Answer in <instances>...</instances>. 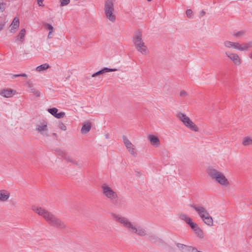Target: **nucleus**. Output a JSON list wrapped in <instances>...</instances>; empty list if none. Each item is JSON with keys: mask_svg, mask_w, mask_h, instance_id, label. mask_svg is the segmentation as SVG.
Here are the masks:
<instances>
[{"mask_svg": "<svg viewBox=\"0 0 252 252\" xmlns=\"http://www.w3.org/2000/svg\"><path fill=\"white\" fill-rule=\"evenodd\" d=\"M132 42L136 50L143 55L150 53L149 50L142 38V32L137 31L135 32L132 37Z\"/></svg>", "mask_w": 252, "mask_h": 252, "instance_id": "4", "label": "nucleus"}, {"mask_svg": "<svg viewBox=\"0 0 252 252\" xmlns=\"http://www.w3.org/2000/svg\"><path fill=\"white\" fill-rule=\"evenodd\" d=\"M207 173L213 180L221 186L228 188L230 186V182L222 172L215 168H210L208 169Z\"/></svg>", "mask_w": 252, "mask_h": 252, "instance_id": "3", "label": "nucleus"}, {"mask_svg": "<svg viewBox=\"0 0 252 252\" xmlns=\"http://www.w3.org/2000/svg\"><path fill=\"white\" fill-rule=\"evenodd\" d=\"M1 29H2V27L1 26H0V30H1Z\"/></svg>", "mask_w": 252, "mask_h": 252, "instance_id": "35", "label": "nucleus"}, {"mask_svg": "<svg viewBox=\"0 0 252 252\" xmlns=\"http://www.w3.org/2000/svg\"><path fill=\"white\" fill-rule=\"evenodd\" d=\"M123 141L128 152L134 157L137 156V151L135 146L125 136L123 137Z\"/></svg>", "mask_w": 252, "mask_h": 252, "instance_id": "11", "label": "nucleus"}, {"mask_svg": "<svg viewBox=\"0 0 252 252\" xmlns=\"http://www.w3.org/2000/svg\"><path fill=\"white\" fill-rule=\"evenodd\" d=\"M68 160L70 162H71L73 163V164H77V162H76V160H73V159H70V158H68Z\"/></svg>", "mask_w": 252, "mask_h": 252, "instance_id": "32", "label": "nucleus"}, {"mask_svg": "<svg viewBox=\"0 0 252 252\" xmlns=\"http://www.w3.org/2000/svg\"><path fill=\"white\" fill-rule=\"evenodd\" d=\"M20 26L19 19L17 17H15L11 24L9 26V30L11 33H14L19 28Z\"/></svg>", "mask_w": 252, "mask_h": 252, "instance_id": "16", "label": "nucleus"}, {"mask_svg": "<svg viewBox=\"0 0 252 252\" xmlns=\"http://www.w3.org/2000/svg\"><path fill=\"white\" fill-rule=\"evenodd\" d=\"M45 28L47 30H49V32H50V31H51V32L52 31H54V28H53V27L51 25H50L49 24H46L45 25Z\"/></svg>", "mask_w": 252, "mask_h": 252, "instance_id": "28", "label": "nucleus"}, {"mask_svg": "<svg viewBox=\"0 0 252 252\" xmlns=\"http://www.w3.org/2000/svg\"><path fill=\"white\" fill-rule=\"evenodd\" d=\"M117 69L116 68H108L107 67H105L101 70L93 74L92 75V77H95L97 75H102L104 73L109 72H114L116 71Z\"/></svg>", "mask_w": 252, "mask_h": 252, "instance_id": "19", "label": "nucleus"}, {"mask_svg": "<svg viewBox=\"0 0 252 252\" xmlns=\"http://www.w3.org/2000/svg\"><path fill=\"white\" fill-rule=\"evenodd\" d=\"M190 209L194 210L203 222L209 226L214 225V220L205 208L199 205H191Z\"/></svg>", "mask_w": 252, "mask_h": 252, "instance_id": "6", "label": "nucleus"}, {"mask_svg": "<svg viewBox=\"0 0 252 252\" xmlns=\"http://www.w3.org/2000/svg\"><path fill=\"white\" fill-rule=\"evenodd\" d=\"M225 55L235 65L240 66L242 64V60L237 53L226 52Z\"/></svg>", "mask_w": 252, "mask_h": 252, "instance_id": "12", "label": "nucleus"}, {"mask_svg": "<svg viewBox=\"0 0 252 252\" xmlns=\"http://www.w3.org/2000/svg\"><path fill=\"white\" fill-rule=\"evenodd\" d=\"M35 0L37 2V3L39 6H40V7L44 6L43 1H44V0Z\"/></svg>", "mask_w": 252, "mask_h": 252, "instance_id": "30", "label": "nucleus"}, {"mask_svg": "<svg viewBox=\"0 0 252 252\" xmlns=\"http://www.w3.org/2000/svg\"><path fill=\"white\" fill-rule=\"evenodd\" d=\"M242 144L244 146H252V137L249 136L244 137L242 140Z\"/></svg>", "mask_w": 252, "mask_h": 252, "instance_id": "21", "label": "nucleus"}, {"mask_svg": "<svg viewBox=\"0 0 252 252\" xmlns=\"http://www.w3.org/2000/svg\"><path fill=\"white\" fill-rule=\"evenodd\" d=\"M48 111L51 115L57 119H62L64 117L65 114L64 112H58L59 110L57 108H52L48 109Z\"/></svg>", "mask_w": 252, "mask_h": 252, "instance_id": "15", "label": "nucleus"}, {"mask_svg": "<svg viewBox=\"0 0 252 252\" xmlns=\"http://www.w3.org/2000/svg\"><path fill=\"white\" fill-rule=\"evenodd\" d=\"M36 129L38 132L45 134L48 131V123L45 120L39 121L36 125Z\"/></svg>", "mask_w": 252, "mask_h": 252, "instance_id": "14", "label": "nucleus"}, {"mask_svg": "<svg viewBox=\"0 0 252 252\" xmlns=\"http://www.w3.org/2000/svg\"><path fill=\"white\" fill-rule=\"evenodd\" d=\"M91 124L90 122H87L83 124V126L81 129V132L82 134H86L88 133L91 128Z\"/></svg>", "mask_w": 252, "mask_h": 252, "instance_id": "20", "label": "nucleus"}, {"mask_svg": "<svg viewBox=\"0 0 252 252\" xmlns=\"http://www.w3.org/2000/svg\"><path fill=\"white\" fill-rule=\"evenodd\" d=\"M16 94V92L12 89H6L1 90L0 92V94L5 98H10Z\"/></svg>", "mask_w": 252, "mask_h": 252, "instance_id": "17", "label": "nucleus"}, {"mask_svg": "<svg viewBox=\"0 0 252 252\" xmlns=\"http://www.w3.org/2000/svg\"><path fill=\"white\" fill-rule=\"evenodd\" d=\"M58 127L59 129L62 131H65L67 129V126H66L63 124V123H60L58 124Z\"/></svg>", "mask_w": 252, "mask_h": 252, "instance_id": "24", "label": "nucleus"}, {"mask_svg": "<svg viewBox=\"0 0 252 252\" xmlns=\"http://www.w3.org/2000/svg\"><path fill=\"white\" fill-rule=\"evenodd\" d=\"M250 57H251V58H252V53H251V54Z\"/></svg>", "mask_w": 252, "mask_h": 252, "instance_id": "34", "label": "nucleus"}, {"mask_svg": "<svg viewBox=\"0 0 252 252\" xmlns=\"http://www.w3.org/2000/svg\"><path fill=\"white\" fill-rule=\"evenodd\" d=\"M104 12L108 20L112 23L116 21V16L114 9V0H106L105 1Z\"/></svg>", "mask_w": 252, "mask_h": 252, "instance_id": "9", "label": "nucleus"}, {"mask_svg": "<svg viewBox=\"0 0 252 252\" xmlns=\"http://www.w3.org/2000/svg\"><path fill=\"white\" fill-rule=\"evenodd\" d=\"M23 76V77H27V75L26 74H21V75H17V76Z\"/></svg>", "mask_w": 252, "mask_h": 252, "instance_id": "33", "label": "nucleus"}, {"mask_svg": "<svg viewBox=\"0 0 252 252\" xmlns=\"http://www.w3.org/2000/svg\"><path fill=\"white\" fill-rule=\"evenodd\" d=\"M179 96L181 97H186L188 96V94L186 91L181 90L179 93Z\"/></svg>", "mask_w": 252, "mask_h": 252, "instance_id": "27", "label": "nucleus"}, {"mask_svg": "<svg viewBox=\"0 0 252 252\" xmlns=\"http://www.w3.org/2000/svg\"><path fill=\"white\" fill-rule=\"evenodd\" d=\"M31 210L50 225L59 228L65 227V225L63 222L47 209L34 204L32 206Z\"/></svg>", "mask_w": 252, "mask_h": 252, "instance_id": "2", "label": "nucleus"}, {"mask_svg": "<svg viewBox=\"0 0 252 252\" xmlns=\"http://www.w3.org/2000/svg\"><path fill=\"white\" fill-rule=\"evenodd\" d=\"M103 195L111 200H116L118 198L116 191L107 184H103L101 186Z\"/></svg>", "mask_w": 252, "mask_h": 252, "instance_id": "10", "label": "nucleus"}, {"mask_svg": "<svg viewBox=\"0 0 252 252\" xmlns=\"http://www.w3.org/2000/svg\"><path fill=\"white\" fill-rule=\"evenodd\" d=\"M53 32L54 31H50L48 33V38L50 39V38H52L53 36H54V33H53Z\"/></svg>", "mask_w": 252, "mask_h": 252, "instance_id": "31", "label": "nucleus"}, {"mask_svg": "<svg viewBox=\"0 0 252 252\" xmlns=\"http://www.w3.org/2000/svg\"><path fill=\"white\" fill-rule=\"evenodd\" d=\"M60 6L63 7L68 5L70 2V0H59Z\"/></svg>", "mask_w": 252, "mask_h": 252, "instance_id": "25", "label": "nucleus"}, {"mask_svg": "<svg viewBox=\"0 0 252 252\" xmlns=\"http://www.w3.org/2000/svg\"><path fill=\"white\" fill-rule=\"evenodd\" d=\"M223 45L226 48L234 49L241 52L247 51L252 47V43L251 42L240 43L228 40H225L223 42Z\"/></svg>", "mask_w": 252, "mask_h": 252, "instance_id": "8", "label": "nucleus"}, {"mask_svg": "<svg viewBox=\"0 0 252 252\" xmlns=\"http://www.w3.org/2000/svg\"><path fill=\"white\" fill-rule=\"evenodd\" d=\"M10 196V193L4 189L0 190V202L7 201Z\"/></svg>", "mask_w": 252, "mask_h": 252, "instance_id": "18", "label": "nucleus"}, {"mask_svg": "<svg viewBox=\"0 0 252 252\" xmlns=\"http://www.w3.org/2000/svg\"><path fill=\"white\" fill-rule=\"evenodd\" d=\"M111 216L114 221L125 227L130 233L140 237L147 235L145 228L131 222L127 218L116 213H111Z\"/></svg>", "mask_w": 252, "mask_h": 252, "instance_id": "1", "label": "nucleus"}, {"mask_svg": "<svg viewBox=\"0 0 252 252\" xmlns=\"http://www.w3.org/2000/svg\"><path fill=\"white\" fill-rule=\"evenodd\" d=\"M179 218L189 224L198 237L202 238L204 237V233L202 229L196 223L193 222L192 219L189 215L184 213H181L179 214Z\"/></svg>", "mask_w": 252, "mask_h": 252, "instance_id": "7", "label": "nucleus"}, {"mask_svg": "<svg viewBox=\"0 0 252 252\" xmlns=\"http://www.w3.org/2000/svg\"><path fill=\"white\" fill-rule=\"evenodd\" d=\"M192 11L191 9H188L186 12L187 17L189 18L192 17Z\"/></svg>", "mask_w": 252, "mask_h": 252, "instance_id": "29", "label": "nucleus"}, {"mask_svg": "<svg viewBox=\"0 0 252 252\" xmlns=\"http://www.w3.org/2000/svg\"><path fill=\"white\" fill-rule=\"evenodd\" d=\"M176 116L182 125L188 129L193 132H198L200 129L199 126L193 120L183 112H178Z\"/></svg>", "mask_w": 252, "mask_h": 252, "instance_id": "5", "label": "nucleus"}, {"mask_svg": "<svg viewBox=\"0 0 252 252\" xmlns=\"http://www.w3.org/2000/svg\"><path fill=\"white\" fill-rule=\"evenodd\" d=\"M150 144L154 148H159L161 145V143L159 137L156 135L149 134L147 137Z\"/></svg>", "mask_w": 252, "mask_h": 252, "instance_id": "13", "label": "nucleus"}, {"mask_svg": "<svg viewBox=\"0 0 252 252\" xmlns=\"http://www.w3.org/2000/svg\"><path fill=\"white\" fill-rule=\"evenodd\" d=\"M26 33V30L25 29H22L19 32V34L17 36L16 40L20 42H23L24 41Z\"/></svg>", "mask_w": 252, "mask_h": 252, "instance_id": "22", "label": "nucleus"}, {"mask_svg": "<svg viewBox=\"0 0 252 252\" xmlns=\"http://www.w3.org/2000/svg\"><path fill=\"white\" fill-rule=\"evenodd\" d=\"M244 34V32L242 31H239L237 32L233 33L232 35L233 37L236 38H239L241 36H243Z\"/></svg>", "mask_w": 252, "mask_h": 252, "instance_id": "26", "label": "nucleus"}, {"mask_svg": "<svg viewBox=\"0 0 252 252\" xmlns=\"http://www.w3.org/2000/svg\"><path fill=\"white\" fill-rule=\"evenodd\" d=\"M49 67V65L47 63L41 64L36 68V70L38 72H41L47 69Z\"/></svg>", "mask_w": 252, "mask_h": 252, "instance_id": "23", "label": "nucleus"}]
</instances>
